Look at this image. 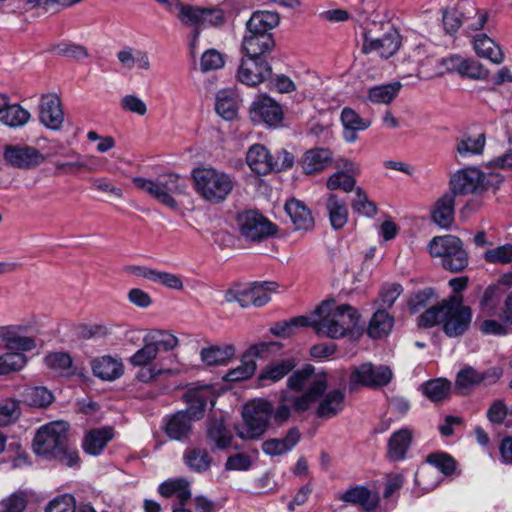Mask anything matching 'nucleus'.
<instances>
[{
	"label": "nucleus",
	"mask_w": 512,
	"mask_h": 512,
	"mask_svg": "<svg viewBox=\"0 0 512 512\" xmlns=\"http://www.w3.org/2000/svg\"><path fill=\"white\" fill-rule=\"evenodd\" d=\"M318 319L311 320L312 327L318 336L340 339L350 334L359 320L356 308L349 304L335 305V300L323 301L316 309Z\"/></svg>",
	"instance_id": "nucleus-1"
},
{
	"label": "nucleus",
	"mask_w": 512,
	"mask_h": 512,
	"mask_svg": "<svg viewBox=\"0 0 512 512\" xmlns=\"http://www.w3.org/2000/svg\"><path fill=\"white\" fill-rule=\"evenodd\" d=\"M68 428V423L64 421H55L42 426L34 437V452L37 455L56 458L68 466L76 464L78 453L68 445Z\"/></svg>",
	"instance_id": "nucleus-2"
},
{
	"label": "nucleus",
	"mask_w": 512,
	"mask_h": 512,
	"mask_svg": "<svg viewBox=\"0 0 512 512\" xmlns=\"http://www.w3.org/2000/svg\"><path fill=\"white\" fill-rule=\"evenodd\" d=\"M292 391H304L301 395H290L293 409L302 413L320 399L327 389V379L324 373H316L315 368L306 364L302 369L295 371L287 381Z\"/></svg>",
	"instance_id": "nucleus-3"
},
{
	"label": "nucleus",
	"mask_w": 512,
	"mask_h": 512,
	"mask_svg": "<svg viewBox=\"0 0 512 512\" xmlns=\"http://www.w3.org/2000/svg\"><path fill=\"white\" fill-rule=\"evenodd\" d=\"M196 193L211 204L224 202L236 186L232 175L212 167H198L192 171Z\"/></svg>",
	"instance_id": "nucleus-4"
},
{
	"label": "nucleus",
	"mask_w": 512,
	"mask_h": 512,
	"mask_svg": "<svg viewBox=\"0 0 512 512\" xmlns=\"http://www.w3.org/2000/svg\"><path fill=\"white\" fill-rule=\"evenodd\" d=\"M132 182L136 188L145 191L160 203L173 209L177 207L174 197L184 194L187 187L185 180L174 173L159 175L155 180L134 177Z\"/></svg>",
	"instance_id": "nucleus-5"
},
{
	"label": "nucleus",
	"mask_w": 512,
	"mask_h": 512,
	"mask_svg": "<svg viewBox=\"0 0 512 512\" xmlns=\"http://www.w3.org/2000/svg\"><path fill=\"white\" fill-rule=\"evenodd\" d=\"M428 249L430 255L441 258L443 268L452 273H459L468 266V253L463 247L462 240L457 236H435L429 242Z\"/></svg>",
	"instance_id": "nucleus-6"
},
{
	"label": "nucleus",
	"mask_w": 512,
	"mask_h": 512,
	"mask_svg": "<svg viewBox=\"0 0 512 512\" xmlns=\"http://www.w3.org/2000/svg\"><path fill=\"white\" fill-rule=\"evenodd\" d=\"M273 406L265 399L254 400L243 410L244 424L237 429V435L243 440H257L267 430L272 418Z\"/></svg>",
	"instance_id": "nucleus-7"
},
{
	"label": "nucleus",
	"mask_w": 512,
	"mask_h": 512,
	"mask_svg": "<svg viewBox=\"0 0 512 512\" xmlns=\"http://www.w3.org/2000/svg\"><path fill=\"white\" fill-rule=\"evenodd\" d=\"M236 224L239 234L245 241L259 243L274 236L277 226L255 210H245L237 214Z\"/></svg>",
	"instance_id": "nucleus-8"
},
{
	"label": "nucleus",
	"mask_w": 512,
	"mask_h": 512,
	"mask_svg": "<svg viewBox=\"0 0 512 512\" xmlns=\"http://www.w3.org/2000/svg\"><path fill=\"white\" fill-rule=\"evenodd\" d=\"M471 319V309L462 304V297L454 295L448 298L443 325V331L448 337L462 335L469 328Z\"/></svg>",
	"instance_id": "nucleus-9"
},
{
	"label": "nucleus",
	"mask_w": 512,
	"mask_h": 512,
	"mask_svg": "<svg viewBox=\"0 0 512 512\" xmlns=\"http://www.w3.org/2000/svg\"><path fill=\"white\" fill-rule=\"evenodd\" d=\"M272 75L271 65L261 57H243L237 70V79L247 86H257Z\"/></svg>",
	"instance_id": "nucleus-10"
},
{
	"label": "nucleus",
	"mask_w": 512,
	"mask_h": 512,
	"mask_svg": "<svg viewBox=\"0 0 512 512\" xmlns=\"http://www.w3.org/2000/svg\"><path fill=\"white\" fill-rule=\"evenodd\" d=\"M450 193L467 195L484 190V173L476 167H467L454 173L449 181Z\"/></svg>",
	"instance_id": "nucleus-11"
},
{
	"label": "nucleus",
	"mask_w": 512,
	"mask_h": 512,
	"mask_svg": "<svg viewBox=\"0 0 512 512\" xmlns=\"http://www.w3.org/2000/svg\"><path fill=\"white\" fill-rule=\"evenodd\" d=\"M3 157L9 166L18 169H32L45 161V156L38 149L28 145H7Z\"/></svg>",
	"instance_id": "nucleus-12"
},
{
	"label": "nucleus",
	"mask_w": 512,
	"mask_h": 512,
	"mask_svg": "<svg viewBox=\"0 0 512 512\" xmlns=\"http://www.w3.org/2000/svg\"><path fill=\"white\" fill-rule=\"evenodd\" d=\"M253 122L277 127L283 121V109L279 103L267 95H259L250 107Z\"/></svg>",
	"instance_id": "nucleus-13"
},
{
	"label": "nucleus",
	"mask_w": 512,
	"mask_h": 512,
	"mask_svg": "<svg viewBox=\"0 0 512 512\" xmlns=\"http://www.w3.org/2000/svg\"><path fill=\"white\" fill-rule=\"evenodd\" d=\"M277 287L278 284L273 281L254 282L250 287L236 291L233 298L242 307L250 304L261 307L270 301V293Z\"/></svg>",
	"instance_id": "nucleus-14"
},
{
	"label": "nucleus",
	"mask_w": 512,
	"mask_h": 512,
	"mask_svg": "<svg viewBox=\"0 0 512 512\" xmlns=\"http://www.w3.org/2000/svg\"><path fill=\"white\" fill-rule=\"evenodd\" d=\"M39 120L48 129L59 130L64 122V112L58 95H42L39 103Z\"/></svg>",
	"instance_id": "nucleus-15"
},
{
	"label": "nucleus",
	"mask_w": 512,
	"mask_h": 512,
	"mask_svg": "<svg viewBox=\"0 0 512 512\" xmlns=\"http://www.w3.org/2000/svg\"><path fill=\"white\" fill-rule=\"evenodd\" d=\"M400 44V36L394 30L381 38H371L365 34L362 50L364 53L376 52L381 58L388 59L398 51Z\"/></svg>",
	"instance_id": "nucleus-16"
},
{
	"label": "nucleus",
	"mask_w": 512,
	"mask_h": 512,
	"mask_svg": "<svg viewBox=\"0 0 512 512\" xmlns=\"http://www.w3.org/2000/svg\"><path fill=\"white\" fill-rule=\"evenodd\" d=\"M413 437V430L407 427L393 432L387 442V458L392 462L404 460L411 447Z\"/></svg>",
	"instance_id": "nucleus-17"
},
{
	"label": "nucleus",
	"mask_w": 512,
	"mask_h": 512,
	"mask_svg": "<svg viewBox=\"0 0 512 512\" xmlns=\"http://www.w3.org/2000/svg\"><path fill=\"white\" fill-rule=\"evenodd\" d=\"M233 434L222 417L209 418L206 423V441L214 449L225 450L231 446Z\"/></svg>",
	"instance_id": "nucleus-18"
},
{
	"label": "nucleus",
	"mask_w": 512,
	"mask_h": 512,
	"mask_svg": "<svg viewBox=\"0 0 512 512\" xmlns=\"http://www.w3.org/2000/svg\"><path fill=\"white\" fill-rule=\"evenodd\" d=\"M301 433L298 427L288 429L285 437L271 438L262 443V451L269 456H281L291 451L300 441Z\"/></svg>",
	"instance_id": "nucleus-19"
},
{
	"label": "nucleus",
	"mask_w": 512,
	"mask_h": 512,
	"mask_svg": "<svg viewBox=\"0 0 512 512\" xmlns=\"http://www.w3.org/2000/svg\"><path fill=\"white\" fill-rule=\"evenodd\" d=\"M284 208L296 230L310 231L314 228V217L304 202L291 198Z\"/></svg>",
	"instance_id": "nucleus-20"
},
{
	"label": "nucleus",
	"mask_w": 512,
	"mask_h": 512,
	"mask_svg": "<svg viewBox=\"0 0 512 512\" xmlns=\"http://www.w3.org/2000/svg\"><path fill=\"white\" fill-rule=\"evenodd\" d=\"M315 410L320 419H331L344 409L345 394L341 389H333L323 394Z\"/></svg>",
	"instance_id": "nucleus-21"
},
{
	"label": "nucleus",
	"mask_w": 512,
	"mask_h": 512,
	"mask_svg": "<svg viewBox=\"0 0 512 512\" xmlns=\"http://www.w3.org/2000/svg\"><path fill=\"white\" fill-rule=\"evenodd\" d=\"M193 421V418L188 415L187 411H178L167 418L165 432L172 440H185L191 434Z\"/></svg>",
	"instance_id": "nucleus-22"
},
{
	"label": "nucleus",
	"mask_w": 512,
	"mask_h": 512,
	"mask_svg": "<svg viewBox=\"0 0 512 512\" xmlns=\"http://www.w3.org/2000/svg\"><path fill=\"white\" fill-rule=\"evenodd\" d=\"M331 161L332 152L329 149L315 148L305 152L300 164L305 174L312 175L327 168Z\"/></svg>",
	"instance_id": "nucleus-23"
},
{
	"label": "nucleus",
	"mask_w": 512,
	"mask_h": 512,
	"mask_svg": "<svg viewBox=\"0 0 512 512\" xmlns=\"http://www.w3.org/2000/svg\"><path fill=\"white\" fill-rule=\"evenodd\" d=\"M454 214L455 196L452 193H445L435 202L431 218L440 227L449 228L454 221Z\"/></svg>",
	"instance_id": "nucleus-24"
},
{
	"label": "nucleus",
	"mask_w": 512,
	"mask_h": 512,
	"mask_svg": "<svg viewBox=\"0 0 512 512\" xmlns=\"http://www.w3.org/2000/svg\"><path fill=\"white\" fill-rule=\"evenodd\" d=\"M246 162L251 170L258 175L273 172V156L261 144L250 147L246 155Z\"/></svg>",
	"instance_id": "nucleus-25"
},
{
	"label": "nucleus",
	"mask_w": 512,
	"mask_h": 512,
	"mask_svg": "<svg viewBox=\"0 0 512 512\" xmlns=\"http://www.w3.org/2000/svg\"><path fill=\"white\" fill-rule=\"evenodd\" d=\"M177 8V18L179 21L183 25L193 28L191 32L190 46L194 49L200 36L201 18L203 16L202 8L183 3H178Z\"/></svg>",
	"instance_id": "nucleus-26"
},
{
	"label": "nucleus",
	"mask_w": 512,
	"mask_h": 512,
	"mask_svg": "<svg viewBox=\"0 0 512 512\" xmlns=\"http://www.w3.org/2000/svg\"><path fill=\"white\" fill-rule=\"evenodd\" d=\"M339 499L345 503L360 506L367 512L374 510L379 501L377 495L364 486H355L346 490Z\"/></svg>",
	"instance_id": "nucleus-27"
},
{
	"label": "nucleus",
	"mask_w": 512,
	"mask_h": 512,
	"mask_svg": "<svg viewBox=\"0 0 512 512\" xmlns=\"http://www.w3.org/2000/svg\"><path fill=\"white\" fill-rule=\"evenodd\" d=\"M341 122L344 127L343 137L349 143H353L358 139V131L366 130L371 124L370 120L363 119L349 107L343 108L341 112Z\"/></svg>",
	"instance_id": "nucleus-28"
},
{
	"label": "nucleus",
	"mask_w": 512,
	"mask_h": 512,
	"mask_svg": "<svg viewBox=\"0 0 512 512\" xmlns=\"http://www.w3.org/2000/svg\"><path fill=\"white\" fill-rule=\"evenodd\" d=\"M275 45L273 34L244 35L242 50L245 55L264 58L274 49Z\"/></svg>",
	"instance_id": "nucleus-29"
},
{
	"label": "nucleus",
	"mask_w": 512,
	"mask_h": 512,
	"mask_svg": "<svg viewBox=\"0 0 512 512\" xmlns=\"http://www.w3.org/2000/svg\"><path fill=\"white\" fill-rule=\"evenodd\" d=\"M0 340L5 342L8 350L30 351L36 347L35 339L22 336L19 327L15 326H1Z\"/></svg>",
	"instance_id": "nucleus-30"
},
{
	"label": "nucleus",
	"mask_w": 512,
	"mask_h": 512,
	"mask_svg": "<svg viewBox=\"0 0 512 512\" xmlns=\"http://www.w3.org/2000/svg\"><path fill=\"white\" fill-rule=\"evenodd\" d=\"M486 144L484 133L471 134L463 132L456 138V152L462 156L481 155Z\"/></svg>",
	"instance_id": "nucleus-31"
},
{
	"label": "nucleus",
	"mask_w": 512,
	"mask_h": 512,
	"mask_svg": "<svg viewBox=\"0 0 512 512\" xmlns=\"http://www.w3.org/2000/svg\"><path fill=\"white\" fill-rule=\"evenodd\" d=\"M186 398L189 404L186 411L194 421L202 418L208 401L214 405V397L208 387L190 390L187 392Z\"/></svg>",
	"instance_id": "nucleus-32"
},
{
	"label": "nucleus",
	"mask_w": 512,
	"mask_h": 512,
	"mask_svg": "<svg viewBox=\"0 0 512 512\" xmlns=\"http://www.w3.org/2000/svg\"><path fill=\"white\" fill-rule=\"evenodd\" d=\"M473 47L478 56L487 58L495 64H501L504 60L500 46L484 33L474 36Z\"/></svg>",
	"instance_id": "nucleus-33"
},
{
	"label": "nucleus",
	"mask_w": 512,
	"mask_h": 512,
	"mask_svg": "<svg viewBox=\"0 0 512 512\" xmlns=\"http://www.w3.org/2000/svg\"><path fill=\"white\" fill-rule=\"evenodd\" d=\"M235 355V347L232 344L223 346L213 345L202 348L201 360L208 366L225 365Z\"/></svg>",
	"instance_id": "nucleus-34"
},
{
	"label": "nucleus",
	"mask_w": 512,
	"mask_h": 512,
	"mask_svg": "<svg viewBox=\"0 0 512 512\" xmlns=\"http://www.w3.org/2000/svg\"><path fill=\"white\" fill-rule=\"evenodd\" d=\"M190 484L185 478H177L165 481L159 485L158 492L161 496L169 498L175 495L177 502L186 504L191 498Z\"/></svg>",
	"instance_id": "nucleus-35"
},
{
	"label": "nucleus",
	"mask_w": 512,
	"mask_h": 512,
	"mask_svg": "<svg viewBox=\"0 0 512 512\" xmlns=\"http://www.w3.org/2000/svg\"><path fill=\"white\" fill-rule=\"evenodd\" d=\"M183 461L190 470L203 473L210 469L213 459L206 449L193 447L184 451Z\"/></svg>",
	"instance_id": "nucleus-36"
},
{
	"label": "nucleus",
	"mask_w": 512,
	"mask_h": 512,
	"mask_svg": "<svg viewBox=\"0 0 512 512\" xmlns=\"http://www.w3.org/2000/svg\"><path fill=\"white\" fill-rule=\"evenodd\" d=\"M295 366V361L291 358L271 363L260 372L258 381L261 385H266L267 381L277 382L290 373Z\"/></svg>",
	"instance_id": "nucleus-37"
},
{
	"label": "nucleus",
	"mask_w": 512,
	"mask_h": 512,
	"mask_svg": "<svg viewBox=\"0 0 512 512\" xmlns=\"http://www.w3.org/2000/svg\"><path fill=\"white\" fill-rule=\"evenodd\" d=\"M460 9L462 10L463 26L467 30H481L487 21V13L481 12L470 1H461Z\"/></svg>",
	"instance_id": "nucleus-38"
},
{
	"label": "nucleus",
	"mask_w": 512,
	"mask_h": 512,
	"mask_svg": "<svg viewBox=\"0 0 512 512\" xmlns=\"http://www.w3.org/2000/svg\"><path fill=\"white\" fill-rule=\"evenodd\" d=\"M326 209L331 226L336 230L343 228L348 220L345 201L339 199L335 194H330L326 202Z\"/></svg>",
	"instance_id": "nucleus-39"
},
{
	"label": "nucleus",
	"mask_w": 512,
	"mask_h": 512,
	"mask_svg": "<svg viewBox=\"0 0 512 512\" xmlns=\"http://www.w3.org/2000/svg\"><path fill=\"white\" fill-rule=\"evenodd\" d=\"M124 373V365L121 358L110 355L98 359V378L104 381H114Z\"/></svg>",
	"instance_id": "nucleus-40"
},
{
	"label": "nucleus",
	"mask_w": 512,
	"mask_h": 512,
	"mask_svg": "<svg viewBox=\"0 0 512 512\" xmlns=\"http://www.w3.org/2000/svg\"><path fill=\"white\" fill-rule=\"evenodd\" d=\"M393 323V317L385 309L378 308L369 322L367 333L372 338H381L391 331Z\"/></svg>",
	"instance_id": "nucleus-41"
},
{
	"label": "nucleus",
	"mask_w": 512,
	"mask_h": 512,
	"mask_svg": "<svg viewBox=\"0 0 512 512\" xmlns=\"http://www.w3.org/2000/svg\"><path fill=\"white\" fill-rule=\"evenodd\" d=\"M371 373H373V364L370 362L353 367L348 381L349 391H356L359 387L373 388Z\"/></svg>",
	"instance_id": "nucleus-42"
},
{
	"label": "nucleus",
	"mask_w": 512,
	"mask_h": 512,
	"mask_svg": "<svg viewBox=\"0 0 512 512\" xmlns=\"http://www.w3.org/2000/svg\"><path fill=\"white\" fill-rule=\"evenodd\" d=\"M215 110L225 120L236 118L238 105L231 91L222 90L217 93Z\"/></svg>",
	"instance_id": "nucleus-43"
},
{
	"label": "nucleus",
	"mask_w": 512,
	"mask_h": 512,
	"mask_svg": "<svg viewBox=\"0 0 512 512\" xmlns=\"http://www.w3.org/2000/svg\"><path fill=\"white\" fill-rule=\"evenodd\" d=\"M0 114V120L10 127L24 126L31 117L30 113L19 104L10 105L9 103Z\"/></svg>",
	"instance_id": "nucleus-44"
},
{
	"label": "nucleus",
	"mask_w": 512,
	"mask_h": 512,
	"mask_svg": "<svg viewBox=\"0 0 512 512\" xmlns=\"http://www.w3.org/2000/svg\"><path fill=\"white\" fill-rule=\"evenodd\" d=\"M44 362L54 372L66 377L71 376L73 360L70 354L66 352H52L44 358Z\"/></svg>",
	"instance_id": "nucleus-45"
},
{
	"label": "nucleus",
	"mask_w": 512,
	"mask_h": 512,
	"mask_svg": "<svg viewBox=\"0 0 512 512\" xmlns=\"http://www.w3.org/2000/svg\"><path fill=\"white\" fill-rule=\"evenodd\" d=\"M23 401L31 406L37 408H44L49 406L53 400V394L45 387H29L22 393Z\"/></svg>",
	"instance_id": "nucleus-46"
},
{
	"label": "nucleus",
	"mask_w": 512,
	"mask_h": 512,
	"mask_svg": "<svg viewBox=\"0 0 512 512\" xmlns=\"http://www.w3.org/2000/svg\"><path fill=\"white\" fill-rule=\"evenodd\" d=\"M451 383L443 378L433 379L423 385V394L432 402L447 399L450 395Z\"/></svg>",
	"instance_id": "nucleus-47"
},
{
	"label": "nucleus",
	"mask_w": 512,
	"mask_h": 512,
	"mask_svg": "<svg viewBox=\"0 0 512 512\" xmlns=\"http://www.w3.org/2000/svg\"><path fill=\"white\" fill-rule=\"evenodd\" d=\"M447 306L448 299H444L440 303L424 311L418 318V326L423 328H431L439 323L444 324Z\"/></svg>",
	"instance_id": "nucleus-48"
},
{
	"label": "nucleus",
	"mask_w": 512,
	"mask_h": 512,
	"mask_svg": "<svg viewBox=\"0 0 512 512\" xmlns=\"http://www.w3.org/2000/svg\"><path fill=\"white\" fill-rule=\"evenodd\" d=\"M401 86L400 82L374 86L369 89L368 99L373 103L388 104L398 95Z\"/></svg>",
	"instance_id": "nucleus-49"
},
{
	"label": "nucleus",
	"mask_w": 512,
	"mask_h": 512,
	"mask_svg": "<svg viewBox=\"0 0 512 512\" xmlns=\"http://www.w3.org/2000/svg\"><path fill=\"white\" fill-rule=\"evenodd\" d=\"M478 371L473 367H465L456 376L455 389L460 395L469 394L474 387L480 384Z\"/></svg>",
	"instance_id": "nucleus-50"
},
{
	"label": "nucleus",
	"mask_w": 512,
	"mask_h": 512,
	"mask_svg": "<svg viewBox=\"0 0 512 512\" xmlns=\"http://www.w3.org/2000/svg\"><path fill=\"white\" fill-rule=\"evenodd\" d=\"M280 21L279 15L271 11H255L250 19L247 21L246 26L252 27L254 30L259 27L265 32H271Z\"/></svg>",
	"instance_id": "nucleus-51"
},
{
	"label": "nucleus",
	"mask_w": 512,
	"mask_h": 512,
	"mask_svg": "<svg viewBox=\"0 0 512 512\" xmlns=\"http://www.w3.org/2000/svg\"><path fill=\"white\" fill-rule=\"evenodd\" d=\"M255 360L246 358L243 354L241 358V364L227 372L224 379L226 381L238 382L250 378L256 371Z\"/></svg>",
	"instance_id": "nucleus-52"
},
{
	"label": "nucleus",
	"mask_w": 512,
	"mask_h": 512,
	"mask_svg": "<svg viewBox=\"0 0 512 512\" xmlns=\"http://www.w3.org/2000/svg\"><path fill=\"white\" fill-rule=\"evenodd\" d=\"M27 363V358L20 352H8L0 355V375L21 370Z\"/></svg>",
	"instance_id": "nucleus-53"
},
{
	"label": "nucleus",
	"mask_w": 512,
	"mask_h": 512,
	"mask_svg": "<svg viewBox=\"0 0 512 512\" xmlns=\"http://www.w3.org/2000/svg\"><path fill=\"white\" fill-rule=\"evenodd\" d=\"M426 462L435 466L441 473L450 476L455 472V459L445 452L430 453L426 457Z\"/></svg>",
	"instance_id": "nucleus-54"
},
{
	"label": "nucleus",
	"mask_w": 512,
	"mask_h": 512,
	"mask_svg": "<svg viewBox=\"0 0 512 512\" xmlns=\"http://www.w3.org/2000/svg\"><path fill=\"white\" fill-rule=\"evenodd\" d=\"M309 324L310 318L306 316H297L288 321L276 322L270 328V332L275 336H289L293 332L294 328L308 327Z\"/></svg>",
	"instance_id": "nucleus-55"
},
{
	"label": "nucleus",
	"mask_w": 512,
	"mask_h": 512,
	"mask_svg": "<svg viewBox=\"0 0 512 512\" xmlns=\"http://www.w3.org/2000/svg\"><path fill=\"white\" fill-rule=\"evenodd\" d=\"M157 355L158 345L153 342H148L129 358V363L135 367L146 366L151 363Z\"/></svg>",
	"instance_id": "nucleus-56"
},
{
	"label": "nucleus",
	"mask_w": 512,
	"mask_h": 512,
	"mask_svg": "<svg viewBox=\"0 0 512 512\" xmlns=\"http://www.w3.org/2000/svg\"><path fill=\"white\" fill-rule=\"evenodd\" d=\"M282 348V344L277 341L260 342L251 345L246 352V358H267L277 353Z\"/></svg>",
	"instance_id": "nucleus-57"
},
{
	"label": "nucleus",
	"mask_w": 512,
	"mask_h": 512,
	"mask_svg": "<svg viewBox=\"0 0 512 512\" xmlns=\"http://www.w3.org/2000/svg\"><path fill=\"white\" fill-rule=\"evenodd\" d=\"M21 414L19 402L6 399L0 402V426L10 425L18 420Z\"/></svg>",
	"instance_id": "nucleus-58"
},
{
	"label": "nucleus",
	"mask_w": 512,
	"mask_h": 512,
	"mask_svg": "<svg viewBox=\"0 0 512 512\" xmlns=\"http://www.w3.org/2000/svg\"><path fill=\"white\" fill-rule=\"evenodd\" d=\"M352 208L354 211L368 217L377 214L376 204L368 199L366 193L360 187L356 189V198L352 202Z\"/></svg>",
	"instance_id": "nucleus-59"
},
{
	"label": "nucleus",
	"mask_w": 512,
	"mask_h": 512,
	"mask_svg": "<svg viewBox=\"0 0 512 512\" xmlns=\"http://www.w3.org/2000/svg\"><path fill=\"white\" fill-rule=\"evenodd\" d=\"M443 27L447 34L453 35L463 26L460 2L455 9L445 10L442 17Z\"/></svg>",
	"instance_id": "nucleus-60"
},
{
	"label": "nucleus",
	"mask_w": 512,
	"mask_h": 512,
	"mask_svg": "<svg viewBox=\"0 0 512 512\" xmlns=\"http://www.w3.org/2000/svg\"><path fill=\"white\" fill-rule=\"evenodd\" d=\"M484 259L488 263H512V244H505L493 249H488L484 253Z\"/></svg>",
	"instance_id": "nucleus-61"
},
{
	"label": "nucleus",
	"mask_w": 512,
	"mask_h": 512,
	"mask_svg": "<svg viewBox=\"0 0 512 512\" xmlns=\"http://www.w3.org/2000/svg\"><path fill=\"white\" fill-rule=\"evenodd\" d=\"M355 179L347 172L340 171L334 173L328 178L327 187L330 190L342 189L345 192H350L354 189Z\"/></svg>",
	"instance_id": "nucleus-62"
},
{
	"label": "nucleus",
	"mask_w": 512,
	"mask_h": 512,
	"mask_svg": "<svg viewBox=\"0 0 512 512\" xmlns=\"http://www.w3.org/2000/svg\"><path fill=\"white\" fill-rule=\"evenodd\" d=\"M45 512H76L75 499L69 494L58 496L49 502Z\"/></svg>",
	"instance_id": "nucleus-63"
},
{
	"label": "nucleus",
	"mask_w": 512,
	"mask_h": 512,
	"mask_svg": "<svg viewBox=\"0 0 512 512\" xmlns=\"http://www.w3.org/2000/svg\"><path fill=\"white\" fill-rule=\"evenodd\" d=\"M26 505L27 500L23 493H13L0 501V512H22Z\"/></svg>",
	"instance_id": "nucleus-64"
}]
</instances>
